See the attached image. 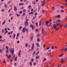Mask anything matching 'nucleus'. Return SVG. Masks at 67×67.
<instances>
[{
  "label": "nucleus",
  "instance_id": "nucleus-41",
  "mask_svg": "<svg viewBox=\"0 0 67 67\" xmlns=\"http://www.w3.org/2000/svg\"><path fill=\"white\" fill-rule=\"evenodd\" d=\"M25 20H26V22H28V21L29 20V19H26Z\"/></svg>",
  "mask_w": 67,
  "mask_h": 67
},
{
  "label": "nucleus",
  "instance_id": "nucleus-64",
  "mask_svg": "<svg viewBox=\"0 0 67 67\" xmlns=\"http://www.w3.org/2000/svg\"><path fill=\"white\" fill-rule=\"evenodd\" d=\"M43 31H44V29L43 28H42V32H43Z\"/></svg>",
  "mask_w": 67,
  "mask_h": 67
},
{
  "label": "nucleus",
  "instance_id": "nucleus-20",
  "mask_svg": "<svg viewBox=\"0 0 67 67\" xmlns=\"http://www.w3.org/2000/svg\"><path fill=\"white\" fill-rule=\"evenodd\" d=\"M17 57H16L15 58L14 60H15V62H16V60H17Z\"/></svg>",
  "mask_w": 67,
  "mask_h": 67
},
{
  "label": "nucleus",
  "instance_id": "nucleus-45",
  "mask_svg": "<svg viewBox=\"0 0 67 67\" xmlns=\"http://www.w3.org/2000/svg\"><path fill=\"white\" fill-rule=\"evenodd\" d=\"M32 3L34 4H35V1H33Z\"/></svg>",
  "mask_w": 67,
  "mask_h": 67
},
{
  "label": "nucleus",
  "instance_id": "nucleus-62",
  "mask_svg": "<svg viewBox=\"0 0 67 67\" xmlns=\"http://www.w3.org/2000/svg\"><path fill=\"white\" fill-rule=\"evenodd\" d=\"M22 13V12L20 11L19 12V13H20V14H21Z\"/></svg>",
  "mask_w": 67,
  "mask_h": 67
},
{
  "label": "nucleus",
  "instance_id": "nucleus-21",
  "mask_svg": "<svg viewBox=\"0 0 67 67\" xmlns=\"http://www.w3.org/2000/svg\"><path fill=\"white\" fill-rule=\"evenodd\" d=\"M37 47H40V45H39V43H37Z\"/></svg>",
  "mask_w": 67,
  "mask_h": 67
},
{
  "label": "nucleus",
  "instance_id": "nucleus-34",
  "mask_svg": "<svg viewBox=\"0 0 67 67\" xmlns=\"http://www.w3.org/2000/svg\"><path fill=\"white\" fill-rule=\"evenodd\" d=\"M30 65H31V66H32V62H30Z\"/></svg>",
  "mask_w": 67,
  "mask_h": 67
},
{
  "label": "nucleus",
  "instance_id": "nucleus-27",
  "mask_svg": "<svg viewBox=\"0 0 67 67\" xmlns=\"http://www.w3.org/2000/svg\"><path fill=\"white\" fill-rule=\"evenodd\" d=\"M64 49H65V48H62V49H61L60 50L61 51H64Z\"/></svg>",
  "mask_w": 67,
  "mask_h": 67
},
{
  "label": "nucleus",
  "instance_id": "nucleus-56",
  "mask_svg": "<svg viewBox=\"0 0 67 67\" xmlns=\"http://www.w3.org/2000/svg\"><path fill=\"white\" fill-rule=\"evenodd\" d=\"M31 61L32 62H33V61H34V59H32Z\"/></svg>",
  "mask_w": 67,
  "mask_h": 67
},
{
  "label": "nucleus",
  "instance_id": "nucleus-36",
  "mask_svg": "<svg viewBox=\"0 0 67 67\" xmlns=\"http://www.w3.org/2000/svg\"><path fill=\"white\" fill-rule=\"evenodd\" d=\"M42 34H44L45 33V31L42 32Z\"/></svg>",
  "mask_w": 67,
  "mask_h": 67
},
{
  "label": "nucleus",
  "instance_id": "nucleus-25",
  "mask_svg": "<svg viewBox=\"0 0 67 67\" xmlns=\"http://www.w3.org/2000/svg\"><path fill=\"white\" fill-rule=\"evenodd\" d=\"M22 26H20L19 28V30H20L21 29H22Z\"/></svg>",
  "mask_w": 67,
  "mask_h": 67
},
{
  "label": "nucleus",
  "instance_id": "nucleus-8",
  "mask_svg": "<svg viewBox=\"0 0 67 67\" xmlns=\"http://www.w3.org/2000/svg\"><path fill=\"white\" fill-rule=\"evenodd\" d=\"M34 43H33L32 44V47L31 48L32 51H33V48H34Z\"/></svg>",
  "mask_w": 67,
  "mask_h": 67
},
{
  "label": "nucleus",
  "instance_id": "nucleus-43",
  "mask_svg": "<svg viewBox=\"0 0 67 67\" xmlns=\"http://www.w3.org/2000/svg\"><path fill=\"white\" fill-rule=\"evenodd\" d=\"M36 26H37V27H38V23H37V22L36 23Z\"/></svg>",
  "mask_w": 67,
  "mask_h": 67
},
{
  "label": "nucleus",
  "instance_id": "nucleus-23",
  "mask_svg": "<svg viewBox=\"0 0 67 67\" xmlns=\"http://www.w3.org/2000/svg\"><path fill=\"white\" fill-rule=\"evenodd\" d=\"M64 55V54H62L59 55L58 57H61L62 56H63V55Z\"/></svg>",
  "mask_w": 67,
  "mask_h": 67
},
{
  "label": "nucleus",
  "instance_id": "nucleus-6",
  "mask_svg": "<svg viewBox=\"0 0 67 67\" xmlns=\"http://www.w3.org/2000/svg\"><path fill=\"white\" fill-rule=\"evenodd\" d=\"M31 39L30 40H32L33 39V33H32L31 34Z\"/></svg>",
  "mask_w": 67,
  "mask_h": 67
},
{
  "label": "nucleus",
  "instance_id": "nucleus-58",
  "mask_svg": "<svg viewBox=\"0 0 67 67\" xmlns=\"http://www.w3.org/2000/svg\"><path fill=\"white\" fill-rule=\"evenodd\" d=\"M49 49V47H48L47 48V50H48V49Z\"/></svg>",
  "mask_w": 67,
  "mask_h": 67
},
{
  "label": "nucleus",
  "instance_id": "nucleus-12",
  "mask_svg": "<svg viewBox=\"0 0 67 67\" xmlns=\"http://www.w3.org/2000/svg\"><path fill=\"white\" fill-rule=\"evenodd\" d=\"M21 50H20L19 52V53L18 54V55L19 57L20 56V55H21Z\"/></svg>",
  "mask_w": 67,
  "mask_h": 67
},
{
  "label": "nucleus",
  "instance_id": "nucleus-61",
  "mask_svg": "<svg viewBox=\"0 0 67 67\" xmlns=\"http://www.w3.org/2000/svg\"><path fill=\"white\" fill-rule=\"evenodd\" d=\"M35 54V51H34V52L33 54V55H34Z\"/></svg>",
  "mask_w": 67,
  "mask_h": 67
},
{
  "label": "nucleus",
  "instance_id": "nucleus-54",
  "mask_svg": "<svg viewBox=\"0 0 67 67\" xmlns=\"http://www.w3.org/2000/svg\"><path fill=\"white\" fill-rule=\"evenodd\" d=\"M2 50H1V49L0 48V53H2Z\"/></svg>",
  "mask_w": 67,
  "mask_h": 67
},
{
  "label": "nucleus",
  "instance_id": "nucleus-40",
  "mask_svg": "<svg viewBox=\"0 0 67 67\" xmlns=\"http://www.w3.org/2000/svg\"><path fill=\"white\" fill-rule=\"evenodd\" d=\"M51 49L52 50H54L55 48H54V47H53V46H52L51 47Z\"/></svg>",
  "mask_w": 67,
  "mask_h": 67
},
{
  "label": "nucleus",
  "instance_id": "nucleus-16",
  "mask_svg": "<svg viewBox=\"0 0 67 67\" xmlns=\"http://www.w3.org/2000/svg\"><path fill=\"white\" fill-rule=\"evenodd\" d=\"M25 31L27 32V33L28 32V29H27V28H25Z\"/></svg>",
  "mask_w": 67,
  "mask_h": 67
},
{
  "label": "nucleus",
  "instance_id": "nucleus-11",
  "mask_svg": "<svg viewBox=\"0 0 67 67\" xmlns=\"http://www.w3.org/2000/svg\"><path fill=\"white\" fill-rule=\"evenodd\" d=\"M49 22V21H46V25L47 26H48V23Z\"/></svg>",
  "mask_w": 67,
  "mask_h": 67
},
{
  "label": "nucleus",
  "instance_id": "nucleus-5",
  "mask_svg": "<svg viewBox=\"0 0 67 67\" xmlns=\"http://www.w3.org/2000/svg\"><path fill=\"white\" fill-rule=\"evenodd\" d=\"M5 32L4 33V34H6L8 32V30H7V29L6 28H5Z\"/></svg>",
  "mask_w": 67,
  "mask_h": 67
},
{
  "label": "nucleus",
  "instance_id": "nucleus-22",
  "mask_svg": "<svg viewBox=\"0 0 67 67\" xmlns=\"http://www.w3.org/2000/svg\"><path fill=\"white\" fill-rule=\"evenodd\" d=\"M56 25L57 26L59 25V26H60V23H58L57 24V23H56Z\"/></svg>",
  "mask_w": 67,
  "mask_h": 67
},
{
  "label": "nucleus",
  "instance_id": "nucleus-44",
  "mask_svg": "<svg viewBox=\"0 0 67 67\" xmlns=\"http://www.w3.org/2000/svg\"><path fill=\"white\" fill-rule=\"evenodd\" d=\"M9 52V49H7V50L6 52V53H8V52Z\"/></svg>",
  "mask_w": 67,
  "mask_h": 67
},
{
  "label": "nucleus",
  "instance_id": "nucleus-31",
  "mask_svg": "<svg viewBox=\"0 0 67 67\" xmlns=\"http://www.w3.org/2000/svg\"><path fill=\"white\" fill-rule=\"evenodd\" d=\"M64 51L65 52H66L67 51V48L66 47L65 48V49L64 48Z\"/></svg>",
  "mask_w": 67,
  "mask_h": 67
},
{
  "label": "nucleus",
  "instance_id": "nucleus-30",
  "mask_svg": "<svg viewBox=\"0 0 67 67\" xmlns=\"http://www.w3.org/2000/svg\"><path fill=\"white\" fill-rule=\"evenodd\" d=\"M40 58V56H37L36 58V59H37L38 58Z\"/></svg>",
  "mask_w": 67,
  "mask_h": 67
},
{
  "label": "nucleus",
  "instance_id": "nucleus-18",
  "mask_svg": "<svg viewBox=\"0 0 67 67\" xmlns=\"http://www.w3.org/2000/svg\"><path fill=\"white\" fill-rule=\"evenodd\" d=\"M56 18H60V15H57L56 16Z\"/></svg>",
  "mask_w": 67,
  "mask_h": 67
},
{
  "label": "nucleus",
  "instance_id": "nucleus-19",
  "mask_svg": "<svg viewBox=\"0 0 67 67\" xmlns=\"http://www.w3.org/2000/svg\"><path fill=\"white\" fill-rule=\"evenodd\" d=\"M3 62L4 64H6V62H5V59H4V60L3 61Z\"/></svg>",
  "mask_w": 67,
  "mask_h": 67
},
{
  "label": "nucleus",
  "instance_id": "nucleus-59",
  "mask_svg": "<svg viewBox=\"0 0 67 67\" xmlns=\"http://www.w3.org/2000/svg\"><path fill=\"white\" fill-rule=\"evenodd\" d=\"M57 66H58V67H60V66H61V65L58 64V65H57Z\"/></svg>",
  "mask_w": 67,
  "mask_h": 67
},
{
  "label": "nucleus",
  "instance_id": "nucleus-9",
  "mask_svg": "<svg viewBox=\"0 0 67 67\" xmlns=\"http://www.w3.org/2000/svg\"><path fill=\"white\" fill-rule=\"evenodd\" d=\"M54 57V56L53 55H51L50 57V59H52V58H53Z\"/></svg>",
  "mask_w": 67,
  "mask_h": 67
},
{
  "label": "nucleus",
  "instance_id": "nucleus-48",
  "mask_svg": "<svg viewBox=\"0 0 67 67\" xmlns=\"http://www.w3.org/2000/svg\"><path fill=\"white\" fill-rule=\"evenodd\" d=\"M60 7L62 9H64V7L63 6H61Z\"/></svg>",
  "mask_w": 67,
  "mask_h": 67
},
{
  "label": "nucleus",
  "instance_id": "nucleus-46",
  "mask_svg": "<svg viewBox=\"0 0 67 67\" xmlns=\"http://www.w3.org/2000/svg\"><path fill=\"white\" fill-rule=\"evenodd\" d=\"M15 34H14V35L13 36V38H15Z\"/></svg>",
  "mask_w": 67,
  "mask_h": 67
},
{
  "label": "nucleus",
  "instance_id": "nucleus-51",
  "mask_svg": "<svg viewBox=\"0 0 67 67\" xmlns=\"http://www.w3.org/2000/svg\"><path fill=\"white\" fill-rule=\"evenodd\" d=\"M23 12L24 13L25 12V11H26V9H24L23 10Z\"/></svg>",
  "mask_w": 67,
  "mask_h": 67
},
{
  "label": "nucleus",
  "instance_id": "nucleus-4",
  "mask_svg": "<svg viewBox=\"0 0 67 67\" xmlns=\"http://www.w3.org/2000/svg\"><path fill=\"white\" fill-rule=\"evenodd\" d=\"M6 57H8V58H10L11 57V55H9L8 56V55L7 54H6Z\"/></svg>",
  "mask_w": 67,
  "mask_h": 67
},
{
  "label": "nucleus",
  "instance_id": "nucleus-10",
  "mask_svg": "<svg viewBox=\"0 0 67 67\" xmlns=\"http://www.w3.org/2000/svg\"><path fill=\"white\" fill-rule=\"evenodd\" d=\"M57 22H58V23H60L61 22V21H60V20L58 19L56 21Z\"/></svg>",
  "mask_w": 67,
  "mask_h": 67
},
{
  "label": "nucleus",
  "instance_id": "nucleus-17",
  "mask_svg": "<svg viewBox=\"0 0 67 67\" xmlns=\"http://www.w3.org/2000/svg\"><path fill=\"white\" fill-rule=\"evenodd\" d=\"M57 27V26L56 25H54L53 26V27L54 28V29H56V27Z\"/></svg>",
  "mask_w": 67,
  "mask_h": 67
},
{
  "label": "nucleus",
  "instance_id": "nucleus-14",
  "mask_svg": "<svg viewBox=\"0 0 67 67\" xmlns=\"http://www.w3.org/2000/svg\"><path fill=\"white\" fill-rule=\"evenodd\" d=\"M14 11H16V10H17V8H16V7L14 6Z\"/></svg>",
  "mask_w": 67,
  "mask_h": 67
},
{
  "label": "nucleus",
  "instance_id": "nucleus-7",
  "mask_svg": "<svg viewBox=\"0 0 67 67\" xmlns=\"http://www.w3.org/2000/svg\"><path fill=\"white\" fill-rule=\"evenodd\" d=\"M25 27H24L23 28L22 32L23 33H24L25 32Z\"/></svg>",
  "mask_w": 67,
  "mask_h": 67
},
{
  "label": "nucleus",
  "instance_id": "nucleus-39",
  "mask_svg": "<svg viewBox=\"0 0 67 67\" xmlns=\"http://www.w3.org/2000/svg\"><path fill=\"white\" fill-rule=\"evenodd\" d=\"M28 46V44H27V43H26L25 44V47H26L27 46Z\"/></svg>",
  "mask_w": 67,
  "mask_h": 67
},
{
  "label": "nucleus",
  "instance_id": "nucleus-37",
  "mask_svg": "<svg viewBox=\"0 0 67 67\" xmlns=\"http://www.w3.org/2000/svg\"><path fill=\"white\" fill-rule=\"evenodd\" d=\"M47 60V59L46 58H45L43 60V62H44L45 60Z\"/></svg>",
  "mask_w": 67,
  "mask_h": 67
},
{
  "label": "nucleus",
  "instance_id": "nucleus-38",
  "mask_svg": "<svg viewBox=\"0 0 67 67\" xmlns=\"http://www.w3.org/2000/svg\"><path fill=\"white\" fill-rule=\"evenodd\" d=\"M37 41L38 42H40V39L39 38H38Z\"/></svg>",
  "mask_w": 67,
  "mask_h": 67
},
{
  "label": "nucleus",
  "instance_id": "nucleus-1",
  "mask_svg": "<svg viewBox=\"0 0 67 67\" xmlns=\"http://www.w3.org/2000/svg\"><path fill=\"white\" fill-rule=\"evenodd\" d=\"M14 49L13 48H12L11 49H9V51L11 53L12 55H13V53H14Z\"/></svg>",
  "mask_w": 67,
  "mask_h": 67
},
{
  "label": "nucleus",
  "instance_id": "nucleus-28",
  "mask_svg": "<svg viewBox=\"0 0 67 67\" xmlns=\"http://www.w3.org/2000/svg\"><path fill=\"white\" fill-rule=\"evenodd\" d=\"M41 20H40L39 21V26H41Z\"/></svg>",
  "mask_w": 67,
  "mask_h": 67
},
{
  "label": "nucleus",
  "instance_id": "nucleus-29",
  "mask_svg": "<svg viewBox=\"0 0 67 67\" xmlns=\"http://www.w3.org/2000/svg\"><path fill=\"white\" fill-rule=\"evenodd\" d=\"M5 21H4L2 25H3L5 23Z\"/></svg>",
  "mask_w": 67,
  "mask_h": 67
},
{
  "label": "nucleus",
  "instance_id": "nucleus-49",
  "mask_svg": "<svg viewBox=\"0 0 67 67\" xmlns=\"http://www.w3.org/2000/svg\"><path fill=\"white\" fill-rule=\"evenodd\" d=\"M16 15H17V16L19 17V16H20V14H16Z\"/></svg>",
  "mask_w": 67,
  "mask_h": 67
},
{
  "label": "nucleus",
  "instance_id": "nucleus-52",
  "mask_svg": "<svg viewBox=\"0 0 67 67\" xmlns=\"http://www.w3.org/2000/svg\"><path fill=\"white\" fill-rule=\"evenodd\" d=\"M38 11H40V6H39L38 7Z\"/></svg>",
  "mask_w": 67,
  "mask_h": 67
},
{
  "label": "nucleus",
  "instance_id": "nucleus-26",
  "mask_svg": "<svg viewBox=\"0 0 67 67\" xmlns=\"http://www.w3.org/2000/svg\"><path fill=\"white\" fill-rule=\"evenodd\" d=\"M24 5V4L23 3H20L19 4V5H20H20Z\"/></svg>",
  "mask_w": 67,
  "mask_h": 67
},
{
  "label": "nucleus",
  "instance_id": "nucleus-57",
  "mask_svg": "<svg viewBox=\"0 0 67 67\" xmlns=\"http://www.w3.org/2000/svg\"><path fill=\"white\" fill-rule=\"evenodd\" d=\"M13 17H11V21H12V19H13Z\"/></svg>",
  "mask_w": 67,
  "mask_h": 67
},
{
  "label": "nucleus",
  "instance_id": "nucleus-32",
  "mask_svg": "<svg viewBox=\"0 0 67 67\" xmlns=\"http://www.w3.org/2000/svg\"><path fill=\"white\" fill-rule=\"evenodd\" d=\"M32 7V6H31V5H30L28 7L29 9H30V8H31Z\"/></svg>",
  "mask_w": 67,
  "mask_h": 67
},
{
  "label": "nucleus",
  "instance_id": "nucleus-63",
  "mask_svg": "<svg viewBox=\"0 0 67 67\" xmlns=\"http://www.w3.org/2000/svg\"><path fill=\"white\" fill-rule=\"evenodd\" d=\"M33 64H34V65H36V63H35V62H34Z\"/></svg>",
  "mask_w": 67,
  "mask_h": 67
},
{
  "label": "nucleus",
  "instance_id": "nucleus-55",
  "mask_svg": "<svg viewBox=\"0 0 67 67\" xmlns=\"http://www.w3.org/2000/svg\"><path fill=\"white\" fill-rule=\"evenodd\" d=\"M2 12H4V10L3 9H2L1 10Z\"/></svg>",
  "mask_w": 67,
  "mask_h": 67
},
{
  "label": "nucleus",
  "instance_id": "nucleus-33",
  "mask_svg": "<svg viewBox=\"0 0 67 67\" xmlns=\"http://www.w3.org/2000/svg\"><path fill=\"white\" fill-rule=\"evenodd\" d=\"M19 35H20V33H18L17 34V37H18V36H19Z\"/></svg>",
  "mask_w": 67,
  "mask_h": 67
},
{
  "label": "nucleus",
  "instance_id": "nucleus-24",
  "mask_svg": "<svg viewBox=\"0 0 67 67\" xmlns=\"http://www.w3.org/2000/svg\"><path fill=\"white\" fill-rule=\"evenodd\" d=\"M39 53H40V52H39V51L37 52V53H36V55H38V54Z\"/></svg>",
  "mask_w": 67,
  "mask_h": 67
},
{
  "label": "nucleus",
  "instance_id": "nucleus-60",
  "mask_svg": "<svg viewBox=\"0 0 67 67\" xmlns=\"http://www.w3.org/2000/svg\"><path fill=\"white\" fill-rule=\"evenodd\" d=\"M6 49H8V48H9L8 46H6Z\"/></svg>",
  "mask_w": 67,
  "mask_h": 67
},
{
  "label": "nucleus",
  "instance_id": "nucleus-53",
  "mask_svg": "<svg viewBox=\"0 0 67 67\" xmlns=\"http://www.w3.org/2000/svg\"><path fill=\"white\" fill-rule=\"evenodd\" d=\"M42 11H43V13H45V12H46V11L45 10H42Z\"/></svg>",
  "mask_w": 67,
  "mask_h": 67
},
{
  "label": "nucleus",
  "instance_id": "nucleus-13",
  "mask_svg": "<svg viewBox=\"0 0 67 67\" xmlns=\"http://www.w3.org/2000/svg\"><path fill=\"white\" fill-rule=\"evenodd\" d=\"M25 26H26V25H28V22H27L26 21L25 22Z\"/></svg>",
  "mask_w": 67,
  "mask_h": 67
},
{
  "label": "nucleus",
  "instance_id": "nucleus-15",
  "mask_svg": "<svg viewBox=\"0 0 67 67\" xmlns=\"http://www.w3.org/2000/svg\"><path fill=\"white\" fill-rule=\"evenodd\" d=\"M43 3L42 4V5H44V4H45V0H43Z\"/></svg>",
  "mask_w": 67,
  "mask_h": 67
},
{
  "label": "nucleus",
  "instance_id": "nucleus-2",
  "mask_svg": "<svg viewBox=\"0 0 67 67\" xmlns=\"http://www.w3.org/2000/svg\"><path fill=\"white\" fill-rule=\"evenodd\" d=\"M61 60H63V61H61V63H65V61L66 60V58H65L63 59L61 58Z\"/></svg>",
  "mask_w": 67,
  "mask_h": 67
},
{
  "label": "nucleus",
  "instance_id": "nucleus-50",
  "mask_svg": "<svg viewBox=\"0 0 67 67\" xmlns=\"http://www.w3.org/2000/svg\"><path fill=\"white\" fill-rule=\"evenodd\" d=\"M59 26H60L61 28H62V27H63V25H62L60 24Z\"/></svg>",
  "mask_w": 67,
  "mask_h": 67
},
{
  "label": "nucleus",
  "instance_id": "nucleus-42",
  "mask_svg": "<svg viewBox=\"0 0 67 67\" xmlns=\"http://www.w3.org/2000/svg\"><path fill=\"white\" fill-rule=\"evenodd\" d=\"M30 14L32 15H33V12H30Z\"/></svg>",
  "mask_w": 67,
  "mask_h": 67
},
{
  "label": "nucleus",
  "instance_id": "nucleus-3",
  "mask_svg": "<svg viewBox=\"0 0 67 67\" xmlns=\"http://www.w3.org/2000/svg\"><path fill=\"white\" fill-rule=\"evenodd\" d=\"M30 27H31V28L32 29V30H34V26H33V25L31 24L30 25Z\"/></svg>",
  "mask_w": 67,
  "mask_h": 67
},
{
  "label": "nucleus",
  "instance_id": "nucleus-47",
  "mask_svg": "<svg viewBox=\"0 0 67 67\" xmlns=\"http://www.w3.org/2000/svg\"><path fill=\"white\" fill-rule=\"evenodd\" d=\"M67 27V23L66 24L65 26L64 27V28H66V27Z\"/></svg>",
  "mask_w": 67,
  "mask_h": 67
},
{
  "label": "nucleus",
  "instance_id": "nucleus-35",
  "mask_svg": "<svg viewBox=\"0 0 67 67\" xmlns=\"http://www.w3.org/2000/svg\"><path fill=\"white\" fill-rule=\"evenodd\" d=\"M4 29H2V32L3 33H4Z\"/></svg>",
  "mask_w": 67,
  "mask_h": 67
}]
</instances>
